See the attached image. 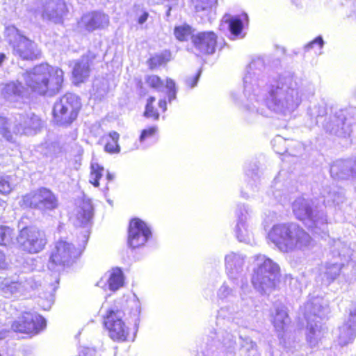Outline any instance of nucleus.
<instances>
[{"instance_id": "1", "label": "nucleus", "mask_w": 356, "mask_h": 356, "mask_svg": "<svg viewBox=\"0 0 356 356\" xmlns=\"http://www.w3.org/2000/svg\"><path fill=\"white\" fill-rule=\"evenodd\" d=\"M63 83V70L48 63L39 64L26 72L27 88L39 96H55L62 90Z\"/></svg>"}, {"instance_id": "2", "label": "nucleus", "mask_w": 356, "mask_h": 356, "mask_svg": "<svg viewBox=\"0 0 356 356\" xmlns=\"http://www.w3.org/2000/svg\"><path fill=\"white\" fill-rule=\"evenodd\" d=\"M268 238L282 251L289 252L309 241V235L302 229L286 224L274 225L268 234Z\"/></svg>"}, {"instance_id": "3", "label": "nucleus", "mask_w": 356, "mask_h": 356, "mask_svg": "<svg viewBox=\"0 0 356 356\" xmlns=\"http://www.w3.org/2000/svg\"><path fill=\"white\" fill-rule=\"evenodd\" d=\"M81 108L79 98L74 94L65 93L54 104L53 121L59 126L67 127L77 119Z\"/></svg>"}, {"instance_id": "4", "label": "nucleus", "mask_w": 356, "mask_h": 356, "mask_svg": "<svg viewBox=\"0 0 356 356\" xmlns=\"http://www.w3.org/2000/svg\"><path fill=\"white\" fill-rule=\"evenodd\" d=\"M20 205L24 209L44 212L56 210L59 207L58 196L49 188L40 187L22 197Z\"/></svg>"}, {"instance_id": "5", "label": "nucleus", "mask_w": 356, "mask_h": 356, "mask_svg": "<svg viewBox=\"0 0 356 356\" xmlns=\"http://www.w3.org/2000/svg\"><path fill=\"white\" fill-rule=\"evenodd\" d=\"M123 309L118 306L109 308L103 316L102 324L108 337L114 341H127L130 329L124 320Z\"/></svg>"}, {"instance_id": "6", "label": "nucleus", "mask_w": 356, "mask_h": 356, "mask_svg": "<svg viewBox=\"0 0 356 356\" xmlns=\"http://www.w3.org/2000/svg\"><path fill=\"white\" fill-rule=\"evenodd\" d=\"M17 243L20 250L29 254H38L47 243L45 234L35 226H25L19 230Z\"/></svg>"}, {"instance_id": "7", "label": "nucleus", "mask_w": 356, "mask_h": 356, "mask_svg": "<svg viewBox=\"0 0 356 356\" xmlns=\"http://www.w3.org/2000/svg\"><path fill=\"white\" fill-rule=\"evenodd\" d=\"M280 267L270 259H265L254 270L251 282L256 289H264L266 286L275 287L280 277Z\"/></svg>"}, {"instance_id": "8", "label": "nucleus", "mask_w": 356, "mask_h": 356, "mask_svg": "<svg viewBox=\"0 0 356 356\" xmlns=\"http://www.w3.org/2000/svg\"><path fill=\"white\" fill-rule=\"evenodd\" d=\"M46 327L45 319L39 314L24 312L11 325L12 330L29 336L38 334Z\"/></svg>"}, {"instance_id": "9", "label": "nucleus", "mask_w": 356, "mask_h": 356, "mask_svg": "<svg viewBox=\"0 0 356 356\" xmlns=\"http://www.w3.org/2000/svg\"><path fill=\"white\" fill-rule=\"evenodd\" d=\"M151 236V230L144 221L138 218L130 220L127 243L131 248L137 249L144 246Z\"/></svg>"}, {"instance_id": "10", "label": "nucleus", "mask_w": 356, "mask_h": 356, "mask_svg": "<svg viewBox=\"0 0 356 356\" xmlns=\"http://www.w3.org/2000/svg\"><path fill=\"white\" fill-rule=\"evenodd\" d=\"M78 24L86 32L91 33L108 27L110 20L109 17L106 13L99 10H93L83 14Z\"/></svg>"}, {"instance_id": "11", "label": "nucleus", "mask_w": 356, "mask_h": 356, "mask_svg": "<svg viewBox=\"0 0 356 356\" xmlns=\"http://www.w3.org/2000/svg\"><path fill=\"white\" fill-rule=\"evenodd\" d=\"M195 48L202 55L213 54L218 44V35L213 31H202L191 37Z\"/></svg>"}, {"instance_id": "12", "label": "nucleus", "mask_w": 356, "mask_h": 356, "mask_svg": "<svg viewBox=\"0 0 356 356\" xmlns=\"http://www.w3.org/2000/svg\"><path fill=\"white\" fill-rule=\"evenodd\" d=\"M76 248L72 243L59 240L55 243L51 252L49 262L54 266H64L72 260Z\"/></svg>"}, {"instance_id": "13", "label": "nucleus", "mask_w": 356, "mask_h": 356, "mask_svg": "<svg viewBox=\"0 0 356 356\" xmlns=\"http://www.w3.org/2000/svg\"><path fill=\"white\" fill-rule=\"evenodd\" d=\"M13 49L15 54L22 60H35L40 57L41 54L38 45L33 40L24 35H21L17 42L13 44Z\"/></svg>"}, {"instance_id": "14", "label": "nucleus", "mask_w": 356, "mask_h": 356, "mask_svg": "<svg viewBox=\"0 0 356 356\" xmlns=\"http://www.w3.org/2000/svg\"><path fill=\"white\" fill-rule=\"evenodd\" d=\"M93 58V56L83 55L80 60L74 63L72 71V79L75 85H80L88 79Z\"/></svg>"}, {"instance_id": "15", "label": "nucleus", "mask_w": 356, "mask_h": 356, "mask_svg": "<svg viewBox=\"0 0 356 356\" xmlns=\"http://www.w3.org/2000/svg\"><path fill=\"white\" fill-rule=\"evenodd\" d=\"M296 218L303 223L315 222V213L311 204L305 199L298 198L292 204Z\"/></svg>"}, {"instance_id": "16", "label": "nucleus", "mask_w": 356, "mask_h": 356, "mask_svg": "<svg viewBox=\"0 0 356 356\" xmlns=\"http://www.w3.org/2000/svg\"><path fill=\"white\" fill-rule=\"evenodd\" d=\"M167 102L162 98L156 99L155 97H149L145 103L143 116L153 120H158L160 116L167 111Z\"/></svg>"}, {"instance_id": "17", "label": "nucleus", "mask_w": 356, "mask_h": 356, "mask_svg": "<svg viewBox=\"0 0 356 356\" xmlns=\"http://www.w3.org/2000/svg\"><path fill=\"white\" fill-rule=\"evenodd\" d=\"M46 4L47 8L42 13L44 19H60L69 12L65 0H48Z\"/></svg>"}, {"instance_id": "18", "label": "nucleus", "mask_w": 356, "mask_h": 356, "mask_svg": "<svg viewBox=\"0 0 356 356\" xmlns=\"http://www.w3.org/2000/svg\"><path fill=\"white\" fill-rule=\"evenodd\" d=\"M119 139L120 134L114 131L104 135L101 141L104 144V151L109 154L119 153L120 152Z\"/></svg>"}, {"instance_id": "19", "label": "nucleus", "mask_w": 356, "mask_h": 356, "mask_svg": "<svg viewBox=\"0 0 356 356\" xmlns=\"http://www.w3.org/2000/svg\"><path fill=\"white\" fill-rule=\"evenodd\" d=\"M248 16L245 13L231 17L227 21L231 33L235 36L241 35L245 24H248Z\"/></svg>"}, {"instance_id": "20", "label": "nucleus", "mask_w": 356, "mask_h": 356, "mask_svg": "<svg viewBox=\"0 0 356 356\" xmlns=\"http://www.w3.org/2000/svg\"><path fill=\"white\" fill-rule=\"evenodd\" d=\"M171 53L169 50H165L161 53L155 54L150 56L146 61L149 70H154L162 65H165L170 60Z\"/></svg>"}, {"instance_id": "21", "label": "nucleus", "mask_w": 356, "mask_h": 356, "mask_svg": "<svg viewBox=\"0 0 356 356\" xmlns=\"http://www.w3.org/2000/svg\"><path fill=\"white\" fill-rule=\"evenodd\" d=\"M109 289L115 291L122 287L124 284V275L120 268H114L110 272L108 279Z\"/></svg>"}, {"instance_id": "22", "label": "nucleus", "mask_w": 356, "mask_h": 356, "mask_svg": "<svg viewBox=\"0 0 356 356\" xmlns=\"http://www.w3.org/2000/svg\"><path fill=\"white\" fill-rule=\"evenodd\" d=\"M289 314L286 311L277 310L273 319V325L277 331H283L289 322Z\"/></svg>"}, {"instance_id": "23", "label": "nucleus", "mask_w": 356, "mask_h": 356, "mask_svg": "<svg viewBox=\"0 0 356 356\" xmlns=\"http://www.w3.org/2000/svg\"><path fill=\"white\" fill-rule=\"evenodd\" d=\"M145 82L147 86L154 91L161 90L164 86V81L156 74H148L145 78Z\"/></svg>"}, {"instance_id": "24", "label": "nucleus", "mask_w": 356, "mask_h": 356, "mask_svg": "<svg viewBox=\"0 0 356 356\" xmlns=\"http://www.w3.org/2000/svg\"><path fill=\"white\" fill-rule=\"evenodd\" d=\"M104 168L98 163H92L90 165L89 182L95 187H99V180L103 175Z\"/></svg>"}, {"instance_id": "25", "label": "nucleus", "mask_w": 356, "mask_h": 356, "mask_svg": "<svg viewBox=\"0 0 356 356\" xmlns=\"http://www.w3.org/2000/svg\"><path fill=\"white\" fill-rule=\"evenodd\" d=\"M14 236V229L9 226L0 225V246L9 244Z\"/></svg>"}, {"instance_id": "26", "label": "nucleus", "mask_w": 356, "mask_h": 356, "mask_svg": "<svg viewBox=\"0 0 356 356\" xmlns=\"http://www.w3.org/2000/svg\"><path fill=\"white\" fill-rule=\"evenodd\" d=\"M92 206L90 203L83 202L78 211V218L82 222H87L92 218Z\"/></svg>"}, {"instance_id": "27", "label": "nucleus", "mask_w": 356, "mask_h": 356, "mask_svg": "<svg viewBox=\"0 0 356 356\" xmlns=\"http://www.w3.org/2000/svg\"><path fill=\"white\" fill-rule=\"evenodd\" d=\"M192 29L188 24L175 26L174 34L179 41H186L192 34Z\"/></svg>"}, {"instance_id": "28", "label": "nucleus", "mask_w": 356, "mask_h": 356, "mask_svg": "<svg viewBox=\"0 0 356 356\" xmlns=\"http://www.w3.org/2000/svg\"><path fill=\"white\" fill-rule=\"evenodd\" d=\"M43 127V120L42 119L35 115V113H32L27 119L26 122V129L33 130L35 131H39Z\"/></svg>"}, {"instance_id": "29", "label": "nucleus", "mask_w": 356, "mask_h": 356, "mask_svg": "<svg viewBox=\"0 0 356 356\" xmlns=\"http://www.w3.org/2000/svg\"><path fill=\"white\" fill-rule=\"evenodd\" d=\"M9 120L3 116H0V134L8 142L13 141L11 130L8 127Z\"/></svg>"}, {"instance_id": "30", "label": "nucleus", "mask_w": 356, "mask_h": 356, "mask_svg": "<svg viewBox=\"0 0 356 356\" xmlns=\"http://www.w3.org/2000/svg\"><path fill=\"white\" fill-rule=\"evenodd\" d=\"M197 10H205L214 7L218 0H191Z\"/></svg>"}, {"instance_id": "31", "label": "nucleus", "mask_w": 356, "mask_h": 356, "mask_svg": "<svg viewBox=\"0 0 356 356\" xmlns=\"http://www.w3.org/2000/svg\"><path fill=\"white\" fill-rule=\"evenodd\" d=\"M158 132L157 126L153 125L143 129L140 134L139 140L143 142L149 138L154 137Z\"/></svg>"}, {"instance_id": "32", "label": "nucleus", "mask_w": 356, "mask_h": 356, "mask_svg": "<svg viewBox=\"0 0 356 356\" xmlns=\"http://www.w3.org/2000/svg\"><path fill=\"white\" fill-rule=\"evenodd\" d=\"M12 190L13 188L9 181L8 177L0 175V194L7 195Z\"/></svg>"}, {"instance_id": "33", "label": "nucleus", "mask_w": 356, "mask_h": 356, "mask_svg": "<svg viewBox=\"0 0 356 356\" xmlns=\"http://www.w3.org/2000/svg\"><path fill=\"white\" fill-rule=\"evenodd\" d=\"M200 76V72L199 71L195 74V75H194L192 77H189L186 79V85L189 88L195 87L199 81Z\"/></svg>"}, {"instance_id": "34", "label": "nucleus", "mask_w": 356, "mask_h": 356, "mask_svg": "<svg viewBox=\"0 0 356 356\" xmlns=\"http://www.w3.org/2000/svg\"><path fill=\"white\" fill-rule=\"evenodd\" d=\"M165 85L169 88L170 91L172 92V97H170V100L172 97H175V83L172 79H166Z\"/></svg>"}, {"instance_id": "35", "label": "nucleus", "mask_w": 356, "mask_h": 356, "mask_svg": "<svg viewBox=\"0 0 356 356\" xmlns=\"http://www.w3.org/2000/svg\"><path fill=\"white\" fill-rule=\"evenodd\" d=\"M314 44H317L320 48H322L323 45V38L321 36L316 38L314 40H312L306 46V48L308 49H311Z\"/></svg>"}, {"instance_id": "36", "label": "nucleus", "mask_w": 356, "mask_h": 356, "mask_svg": "<svg viewBox=\"0 0 356 356\" xmlns=\"http://www.w3.org/2000/svg\"><path fill=\"white\" fill-rule=\"evenodd\" d=\"M149 17V13L147 12H144L138 18V22L140 24H143V23H145L147 18Z\"/></svg>"}, {"instance_id": "37", "label": "nucleus", "mask_w": 356, "mask_h": 356, "mask_svg": "<svg viewBox=\"0 0 356 356\" xmlns=\"http://www.w3.org/2000/svg\"><path fill=\"white\" fill-rule=\"evenodd\" d=\"M6 265V256L3 251L0 250V270Z\"/></svg>"}, {"instance_id": "38", "label": "nucleus", "mask_w": 356, "mask_h": 356, "mask_svg": "<svg viewBox=\"0 0 356 356\" xmlns=\"http://www.w3.org/2000/svg\"><path fill=\"white\" fill-rule=\"evenodd\" d=\"M5 58H6L5 54L3 53H0V65L2 64V63L3 62Z\"/></svg>"}, {"instance_id": "39", "label": "nucleus", "mask_w": 356, "mask_h": 356, "mask_svg": "<svg viewBox=\"0 0 356 356\" xmlns=\"http://www.w3.org/2000/svg\"><path fill=\"white\" fill-rule=\"evenodd\" d=\"M106 178H107L109 181H111V180H112V179H113V175H111V174H108V175H106Z\"/></svg>"}, {"instance_id": "40", "label": "nucleus", "mask_w": 356, "mask_h": 356, "mask_svg": "<svg viewBox=\"0 0 356 356\" xmlns=\"http://www.w3.org/2000/svg\"><path fill=\"white\" fill-rule=\"evenodd\" d=\"M0 356H2L1 353H0Z\"/></svg>"}]
</instances>
